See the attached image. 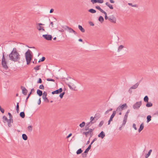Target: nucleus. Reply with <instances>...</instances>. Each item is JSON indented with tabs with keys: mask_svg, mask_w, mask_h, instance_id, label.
Returning a JSON list of instances; mask_svg holds the SVG:
<instances>
[{
	"mask_svg": "<svg viewBox=\"0 0 158 158\" xmlns=\"http://www.w3.org/2000/svg\"><path fill=\"white\" fill-rule=\"evenodd\" d=\"M9 56L10 59L14 62L19 61L20 59V56L15 48H13L11 52L9 55Z\"/></svg>",
	"mask_w": 158,
	"mask_h": 158,
	"instance_id": "obj_1",
	"label": "nucleus"
},
{
	"mask_svg": "<svg viewBox=\"0 0 158 158\" xmlns=\"http://www.w3.org/2000/svg\"><path fill=\"white\" fill-rule=\"evenodd\" d=\"M32 52L29 49H28L25 53L27 64H29L31 61L32 57Z\"/></svg>",
	"mask_w": 158,
	"mask_h": 158,
	"instance_id": "obj_2",
	"label": "nucleus"
},
{
	"mask_svg": "<svg viewBox=\"0 0 158 158\" xmlns=\"http://www.w3.org/2000/svg\"><path fill=\"white\" fill-rule=\"evenodd\" d=\"M2 67L5 70H7L8 69V67L7 65V62L6 61V60L4 56V52H3L2 54Z\"/></svg>",
	"mask_w": 158,
	"mask_h": 158,
	"instance_id": "obj_3",
	"label": "nucleus"
},
{
	"mask_svg": "<svg viewBox=\"0 0 158 158\" xmlns=\"http://www.w3.org/2000/svg\"><path fill=\"white\" fill-rule=\"evenodd\" d=\"M127 104L126 103L123 105H120L117 108L116 111L117 112L118 111L121 112L122 110L127 108Z\"/></svg>",
	"mask_w": 158,
	"mask_h": 158,
	"instance_id": "obj_4",
	"label": "nucleus"
},
{
	"mask_svg": "<svg viewBox=\"0 0 158 158\" xmlns=\"http://www.w3.org/2000/svg\"><path fill=\"white\" fill-rule=\"evenodd\" d=\"M62 28L65 30H68L69 33H73L75 35L77 34V32L75 31L71 28L68 26H62Z\"/></svg>",
	"mask_w": 158,
	"mask_h": 158,
	"instance_id": "obj_5",
	"label": "nucleus"
},
{
	"mask_svg": "<svg viewBox=\"0 0 158 158\" xmlns=\"http://www.w3.org/2000/svg\"><path fill=\"white\" fill-rule=\"evenodd\" d=\"M142 105L141 101L136 102L133 106V108L134 109L138 110Z\"/></svg>",
	"mask_w": 158,
	"mask_h": 158,
	"instance_id": "obj_6",
	"label": "nucleus"
},
{
	"mask_svg": "<svg viewBox=\"0 0 158 158\" xmlns=\"http://www.w3.org/2000/svg\"><path fill=\"white\" fill-rule=\"evenodd\" d=\"M108 20L111 22L113 23H116V19L114 15L110 16L108 17Z\"/></svg>",
	"mask_w": 158,
	"mask_h": 158,
	"instance_id": "obj_7",
	"label": "nucleus"
},
{
	"mask_svg": "<svg viewBox=\"0 0 158 158\" xmlns=\"http://www.w3.org/2000/svg\"><path fill=\"white\" fill-rule=\"evenodd\" d=\"M91 145H89L88 147L86 149L85 152L82 154V156L83 158L86 157L87 154L89 152V150L91 148Z\"/></svg>",
	"mask_w": 158,
	"mask_h": 158,
	"instance_id": "obj_8",
	"label": "nucleus"
},
{
	"mask_svg": "<svg viewBox=\"0 0 158 158\" xmlns=\"http://www.w3.org/2000/svg\"><path fill=\"white\" fill-rule=\"evenodd\" d=\"M42 36L45 39L48 40H51L52 38V36L50 35H43Z\"/></svg>",
	"mask_w": 158,
	"mask_h": 158,
	"instance_id": "obj_9",
	"label": "nucleus"
},
{
	"mask_svg": "<svg viewBox=\"0 0 158 158\" xmlns=\"http://www.w3.org/2000/svg\"><path fill=\"white\" fill-rule=\"evenodd\" d=\"M37 25L38 26H37V28L38 30H39V31H41L42 30L43 31H45V30L44 28V27H43L41 26L43 25H44V24L41 23H38Z\"/></svg>",
	"mask_w": 158,
	"mask_h": 158,
	"instance_id": "obj_10",
	"label": "nucleus"
},
{
	"mask_svg": "<svg viewBox=\"0 0 158 158\" xmlns=\"http://www.w3.org/2000/svg\"><path fill=\"white\" fill-rule=\"evenodd\" d=\"M63 91V89L62 88H60L59 89L56 90L54 91H52V94H58L62 92Z\"/></svg>",
	"mask_w": 158,
	"mask_h": 158,
	"instance_id": "obj_11",
	"label": "nucleus"
},
{
	"mask_svg": "<svg viewBox=\"0 0 158 158\" xmlns=\"http://www.w3.org/2000/svg\"><path fill=\"white\" fill-rule=\"evenodd\" d=\"M21 88L22 90V93L23 94L25 95H26L27 92V90L23 86H21Z\"/></svg>",
	"mask_w": 158,
	"mask_h": 158,
	"instance_id": "obj_12",
	"label": "nucleus"
},
{
	"mask_svg": "<svg viewBox=\"0 0 158 158\" xmlns=\"http://www.w3.org/2000/svg\"><path fill=\"white\" fill-rule=\"evenodd\" d=\"M98 115V117H99V114H96L95 115V116L94 117H93L92 116H91V117H90V123H94L95 122H96V121H94V118H96L97 117V115ZM99 117H98V118L96 119V121L98 119V118Z\"/></svg>",
	"mask_w": 158,
	"mask_h": 158,
	"instance_id": "obj_13",
	"label": "nucleus"
},
{
	"mask_svg": "<svg viewBox=\"0 0 158 158\" xmlns=\"http://www.w3.org/2000/svg\"><path fill=\"white\" fill-rule=\"evenodd\" d=\"M94 131V129L90 128L89 129V131L87 132H83V134L85 135L86 137H87L89 134L92 133Z\"/></svg>",
	"mask_w": 158,
	"mask_h": 158,
	"instance_id": "obj_14",
	"label": "nucleus"
},
{
	"mask_svg": "<svg viewBox=\"0 0 158 158\" xmlns=\"http://www.w3.org/2000/svg\"><path fill=\"white\" fill-rule=\"evenodd\" d=\"M140 83V81L139 82L136 83L135 85L132 86L129 89V91H130V89H136L139 86Z\"/></svg>",
	"mask_w": 158,
	"mask_h": 158,
	"instance_id": "obj_15",
	"label": "nucleus"
},
{
	"mask_svg": "<svg viewBox=\"0 0 158 158\" xmlns=\"http://www.w3.org/2000/svg\"><path fill=\"white\" fill-rule=\"evenodd\" d=\"M105 134L103 131H102L98 135V137L103 139L105 136Z\"/></svg>",
	"mask_w": 158,
	"mask_h": 158,
	"instance_id": "obj_16",
	"label": "nucleus"
},
{
	"mask_svg": "<svg viewBox=\"0 0 158 158\" xmlns=\"http://www.w3.org/2000/svg\"><path fill=\"white\" fill-rule=\"evenodd\" d=\"M37 94L39 96H41L43 94V92L41 90L38 89L37 91Z\"/></svg>",
	"mask_w": 158,
	"mask_h": 158,
	"instance_id": "obj_17",
	"label": "nucleus"
},
{
	"mask_svg": "<svg viewBox=\"0 0 158 158\" xmlns=\"http://www.w3.org/2000/svg\"><path fill=\"white\" fill-rule=\"evenodd\" d=\"M144 127V125L143 123H142L139 127V128L138 130V131L140 132L143 128Z\"/></svg>",
	"mask_w": 158,
	"mask_h": 158,
	"instance_id": "obj_18",
	"label": "nucleus"
},
{
	"mask_svg": "<svg viewBox=\"0 0 158 158\" xmlns=\"http://www.w3.org/2000/svg\"><path fill=\"white\" fill-rule=\"evenodd\" d=\"M105 4L108 7H109V8L110 9H113V7L112 5H111L108 2H107Z\"/></svg>",
	"mask_w": 158,
	"mask_h": 158,
	"instance_id": "obj_19",
	"label": "nucleus"
},
{
	"mask_svg": "<svg viewBox=\"0 0 158 158\" xmlns=\"http://www.w3.org/2000/svg\"><path fill=\"white\" fill-rule=\"evenodd\" d=\"M116 113V111L115 110H114L113 111V113L111 115L110 118V119L111 120H112L113 118L115 116Z\"/></svg>",
	"mask_w": 158,
	"mask_h": 158,
	"instance_id": "obj_20",
	"label": "nucleus"
},
{
	"mask_svg": "<svg viewBox=\"0 0 158 158\" xmlns=\"http://www.w3.org/2000/svg\"><path fill=\"white\" fill-rule=\"evenodd\" d=\"M152 151V149H150L149 150L148 153L145 156V158H148L150 156Z\"/></svg>",
	"mask_w": 158,
	"mask_h": 158,
	"instance_id": "obj_21",
	"label": "nucleus"
},
{
	"mask_svg": "<svg viewBox=\"0 0 158 158\" xmlns=\"http://www.w3.org/2000/svg\"><path fill=\"white\" fill-rule=\"evenodd\" d=\"M22 138L24 140H26L27 139V136L24 134H23L22 135Z\"/></svg>",
	"mask_w": 158,
	"mask_h": 158,
	"instance_id": "obj_22",
	"label": "nucleus"
},
{
	"mask_svg": "<svg viewBox=\"0 0 158 158\" xmlns=\"http://www.w3.org/2000/svg\"><path fill=\"white\" fill-rule=\"evenodd\" d=\"M78 28L79 30L82 32H84L85 31V29L82 27V26L79 25L78 26Z\"/></svg>",
	"mask_w": 158,
	"mask_h": 158,
	"instance_id": "obj_23",
	"label": "nucleus"
},
{
	"mask_svg": "<svg viewBox=\"0 0 158 158\" xmlns=\"http://www.w3.org/2000/svg\"><path fill=\"white\" fill-rule=\"evenodd\" d=\"M98 20L102 23L104 21V19L102 16H100L98 18Z\"/></svg>",
	"mask_w": 158,
	"mask_h": 158,
	"instance_id": "obj_24",
	"label": "nucleus"
},
{
	"mask_svg": "<svg viewBox=\"0 0 158 158\" xmlns=\"http://www.w3.org/2000/svg\"><path fill=\"white\" fill-rule=\"evenodd\" d=\"M19 115L22 118H24L25 117V114L24 112H21Z\"/></svg>",
	"mask_w": 158,
	"mask_h": 158,
	"instance_id": "obj_25",
	"label": "nucleus"
},
{
	"mask_svg": "<svg viewBox=\"0 0 158 158\" xmlns=\"http://www.w3.org/2000/svg\"><path fill=\"white\" fill-rule=\"evenodd\" d=\"M147 123H148V122H149L151 120V115H148L147 117Z\"/></svg>",
	"mask_w": 158,
	"mask_h": 158,
	"instance_id": "obj_26",
	"label": "nucleus"
},
{
	"mask_svg": "<svg viewBox=\"0 0 158 158\" xmlns=\"http://www.w3.org/2000/svg\"><path fill=\"white\" fill-rule=\"evenodd\" d=\"M147 103L146 104V106L148 107H150L152 106V104L151 102H147Z\"/></svg>",
	"mask_w": 158,
	"mask_h": 158,
	"instance_id": "obj_27",
	"label": "nucleus"
},
{
	"mask_svg": "<svg viewBox=\"0 0 158 158\" xmlns=\"http://www.w3.org/2000/svg\"><path fill=\"white\" fill-rule=\"evenodd\" d=\"M123 48L124 46L123 45H120L119 46L118 49V52H119Z\"/></svg>",
	"mask_w": 158,
	"mask_h": 158,
	"instance_id": "obj_28",
	"label": "nucleus"
},
{
	"mask_svg": "<svg viewBox=\"0 0 158 158\" xmlns=\"http://www.w3.org/2000/svg\"><path fill=\"white\" fill-rule=\"evenodd\" d=\"M88 11L92 13H95L96 12V10L93 9H90Z\"/></svg>",
	"mask_w": 158,
	"mask_h": 158,
	"instance_id": "obj_29",
	"label": "nucleus"
},
{
	"mask_svg": "<svg viewBox=\"0 0 158 158\" xmlns=\"http://www.w3.org/2000/svg\"><path fill=\"white\" fill-rule=\"evenodd\" d=\"M149 98L147 96H146L144 98L143 100L144 102H148V101Z\"/></svg>",
	"mask_w": 158,
	"mask_h": 158,
	"instance_id": "obj_30",
	"label": "nucleus"
},
{
	"mask_svg": "<svg viewBox=\"0 0 158 158\" xmlns=\"http://www.w3.org/2000/svg\"><path fill=\"white\" fill-rule=\"evenodd\" d=\"M82 151H83L81 150V148H80L76 152V153L77 155L81 153L82 152Z\"/></svg>",
	"mask_w": 158,
	"mask_h": 158,
	"instance_id": "obj_31",
	"label": "nucleus"
},
{
	"mask_svg": "<svg viewBox=\"0 0 158 158\" xmlns=\"http://www.w3.org/2000/svg\"><path fill=\"white\" fill-rule=\"evenodd\" d=\"M3 122L5 123L7 121L9 120L7 118V117L5 116H3Z\"/></svg>",
	"mask_w": 158,
	"mask_h": 158,
	"instance_id": "obj_32",
	"label": "nucleus"
},
{
	"mask_svg": "<svg viewBox=\"0 0 158 158\" xmlns=\"http://www.w3.org/2000/svg\"><path fill=\"white\" fill-rule=\"evenodd\" d=\"M95 8L99 10L100 12H102V11H103V10L100 7L98 6H95Z\"/></svg>",
	"mask_w": 158,
	"mask_h": 158,
	"instance_id": "obj_33",
	"label": "nucleus"
},
{
	"mask_svg": "<svg viewBox=\"0 0 158 158\" xmlns=\"http://www.w3.org/2000/svg\"><path fill=\"white\" fill-rule=\"evenodd\" d=\"M11 119H9L7 121L8 125L9 127H11Z\"/></svg>",
	"mask_w": 158,
	"mask_h": 158,
	"instance_id": "obj_34",
	"label": "nucleus"
},
{
	"mask_svg": "<svg viewBox=\"0 0 158 158\" xmlns=\"http://www.w3.org/2000/svg\"><path fill=\"white\" fill-rule=\"evenodd\" d=\"M85 125V123L84 122H83L81 123L80 124L79 126L82 128Z\"/></svg>",
	"mask_w": 158,
	"mask_h": 158,
	"instance_id": "obj_35",
	"label": "nucleus"
},
{
	"mask_svg": "<svg viewBox=\"0 0 158 158\" xmlns=\"http://www.w3.org/2000/svg\"><path fill=\"white\" fill-rule=\"evenodd\" d=\"M27 128L29 130V131L31 132L32 130V127L31 126H29Z\"/></svg>",
	"mask_w": 158,
	"mask_h": 158,
	"instance_id": "obj_36",
	"label": "nucleus"
},
{
	"mask_svg": "<svg viewBox=\"0 0 158 158\" xmlns=\"http://www.w3.org/2000/svg\"><path fill=\"white\" fill-rule=\"evenodd\" d=\"M45 59V58L44 57H42L40 59L39 61H38V62H40L41 61H44Z\"/></svg>",
	"mask_w": 158,
	"mask_h": 158,
	"instance_id": "obj_37",
	"label": "nucleus"
},
{
	"mask_svg": "<svg viewBox=\"0 0 158 158\" xmlns=\"http://www.w3.org/2000/svg\"><path fill=\"white\" fill-rule=\"evenodd\" d=\"M40 65H38L37 66H36V67H35L34 69L35 70H38L40 69Z\"/></svg>",
	"mask_w": 158,
	"mask_h": 158,
	"instance_id": "obj_38",
	"label": "nucleus"
},
{
	"mask_svg": "<svg viewBox=\"0 0 158 158\" xmlns=\"http://www.w3.org/2000/svg\"><path fill=\"white\" fill-rule=\"evenodd\" d=\"M68 86L69 87L70 89L72 90H75V89L76 88V87H74V88L72 87L71 85L69 84H67Z\"/></svg>",
	"mask_w": 158,
	"mask_h": 158,
	"instance_id": "obj_39",
	"label": "nucleus"
},
{
	"mask_svg": "<svg viewBox=\"0 0 158 158\" xmlns=\"http://www.w3.org/2000/svg\"><path fill=\"white\" fill-rule=\"evenodd\" d=\"M47 95V94L46 91H44L43 93L42 98L46 97Z\"/></svg>",
	"mask_w": 158,
	"mask_h": 158,
	"instance_id": "obj_40",
	"label": "nucleus"
},
{
	"mask_svg": "<svg viewBox=\"0 0 158 158\" xmlns=\"http://www.w3.org/2000/svg\"><path fill=\"white\" fill-rule=\"evenodd\" d=\"M104 123V121H101L98 125V127H101L102 125Z\"/></svg>",
	"mask_w": 158,
	"mask_h": 158,
	"instance_id": "obj_41",
	"label": "nucleus"
},
{
	"mask_svg": "<svg viewBox=\"0 0 158 158\" xmlns=\"http://www.w3.org/2000/svg\"><path fill=\"white\" fill-rule=\"evenodd\" d=\"M65 92H63L60 94L59 96L61 98H63V96Z\"/></svg>",
	"mask_w": 158,
	"mask_h": 158,
	"instance_id": "obj_42",
	"label": "nucleus"
},
{
	"mask_svg": "<svg viewBox=\"0 0 158 158\" xmlns=\"http://www.w3.org/2000/svg\"><path fill=\"white\" fill-rule=\"evenodd\" d=\"M43 98L45 101H46L47 102H49V101L48 99V98L46 97H43Z\"/></svg>",
	"mask_w": 158,
	"mask_h": 158,
	"instance_id": "obj_43",
	"label": "nucleus"
},
{
	"mask_svg": "<svg viewBox=\"0 0 158 158\" xmlns=\"http://www.w3.org/2000/svg\"><path fill=\"white\" fill-rule=\"evenodd\" d=\"M127 119L124 118L123 121V123H122V125H125L127 122Z\"/></svg>",
	"mask_w": 158,
	"mask_h": 158,
	"instance_id": "obj_44",
	"label": "nucleus"
},
{
	"mask_svg": "<svg viewBox=\"0 0 158 158\" xmlns=\"http://www.w3.org/2000/svg\"><path fill=\"white\" fill-rule=\"evenodd\" d=\"M97 1L98 3H102L104 1L103 0H97Z\"/></svg>",
	"mask_w": 158,
	"mask_h": 158,
	"instance_id": "obj_45",
	"label": "nucleus"
},
{
	"mask_svg": "<svg viewBox=\"0 0 158 158\" xmlns=\"http://www.w3.org/2000/svg\"><path fill=\"white\" fill-rule=\"evenodd\" d=\"M97 140V139L96 138H95L91 142V143L89 145H91H91L96 140Z\"/></svg>",
	"mask_w": 158,
	"mask_h": 158,
	"instance_id": "obj_46",
	"label": "nucleus"
},
{
	"mask_svg": "<svg viewBox=\"0 0 158 158\" xmlns=\"http://www.w3.org/2000/svg\"><path fill=\"white\" fill-rule=\"evenodd\" d=\"M8 114L9 116V118H10L9 119H12V118H13V117H12V115L11 114H10V112H8Z\"/></svg>",
	"mask_w": 158,
	"mask_h": 158,
	"instance_id": "obj_47",
	"label": "nucleus"
},
{
	"mask_svg": "<svg viewBox=\"0 0 158 158\" xmlns=\"http://www.w3.org/2000/svg\"><path fill=\"white\" fill-rule=\"evenodd\" d=\"M46 80L48 81H55V80L52 79H50V78H47Z\"/></svg>",
	"mask_w": 158,
	"mask_h": 158,
	"instance_id": "obj_48",
	"label": "nucleus"
},
{
	"mask_svg": "<svg viewBox=\"0 0 158 158\" xmlns=\"http://www.w3.org/2000/svg\"><path fill=\"white\" fill-rule=\"evenodd\" d=\"M39 88L40 89H44V87L43 85H40L39 86Z\"/></svg>",
	"mask_w": 158,
	"mask_h": 158,
	"instance_id": "obj_49",
	"label": "nucleus"
},
{
	"mask_svg": "<svg viewBox=\"0 0 158 158\" xmlns=\"http://www.w3.org/2000/svg\"><path fill=\"white\" fill-rule=\"evenodd\" d=\"M0 110L2 113H4V110L2 108L1 106H0Z\"/></svg>",
	"mask_w": 158,
	"mask_h": 158,
	"instance_id": "obj_50",
	"label": "nucleus"
},
{
	"mask_svg": "<svg viewBox=\"0 0 158 158\" xmlns=\"http://www.w3.org/2000/svg\"><path fill=\"white\" fill-rule=\"evenodd\" d=\"M38 83H42V81L40 78L39 79L38 81H37Z\"/></svg>",
	"mask_w": 158,
	"mask_h": 158,
	"instance_id": "obj_51",
	"label": "nucleus"
},
{
	"mask_svg": "<svg viewBox=\"0 0 158 158\" xmlns=\"http://www.w3.org/2000/svg\"><path fill=\"white\" fill-rule=\"evenodd\" d=\"M97 0H91V2L93 3V4H94L97 2Z\"/></svg>",
	"mask_w": 158,
	"mask_h": 158,
	"instance_id": "obj_52",
	"label": "nucleus"
},
{
	"mask_svg": "<svg viewBox=\"0 0 158 158\" xmlns=\"http://www.w3.org/2000/svg\"><path fill=\"white\" fill-rule=\"evenodd\" d=\"M133 127L134 128V129L135 130H137V128H136V125L135 123H134L133 124Z\"/></svg>",
	"mask_w": 158,
	"mask_h": 158,
	"instance_id": "obj_53",
	"label": "nucleus"
},
{
	"mask_svg": "<svg viewBox=\"0 0 158 158\" xmlns=\"http://www.w3.org/2000/svg\"><path fill=\"white\" fill-rule=\"evenodd\" d=\"M89 23V24H90V26H94V23L92 22H90Z\"/></svg>",
	"mask_w": 158,
	"mask_h": 158,
	"instance_id": "obj_54",
	"label": "nucleus"
},
{
	"mask_svg": "<svg viewBox=\"0 0 158 158\" xmlns=\"http://www.w3.org/2000/svg\"><path fill=\"white\" fill-rule=\"evenodd\" d=\"M89 126L86 125L85 126V130L87 131L89 130Z\"/></svg>",
	"mask_w": 158,
	"mask_h": 158,
	"instance_id": "obj_55",
	"label": "nucleus"
},
{
	"mask_svg": "<svg viewBox=\"0 0 158 158\" xmlns=\"http://www.w3.org/2000/svg\"><path fill=\"white\" fill-rule=\"evenodd\" d=\"M41 98H40L39 100H38V104L39 105H40V103H41Z\"/></svg>",
	"mask_w": 158,
	"mask_h": 158,
	"instance_id": "obj_56",
	"label": "nucleus"
},
{
	"mask_svg": "<svg viewBox=\"0 0 158 158\" xmlns=\"http://www.w3.org/2000/svg\"><path fill=\"white\" fill-rule=\"evenodd\" d=\"M101 12L103 13V14H104V15H105V16H107V15L105 11H104L103 10V11H102Z\"/></svg>",
	"mask_w": 158,
	"mask_h": 158,
	"instance_id": "obj_57",
	"label": "nucleus"
},
{
	"mask_svg": "<svg viewBox=\"0 0 158 158\" xmlns=\"http://www.w3.org/2000/svg\"><path fill=\"white\" fill-rule=\"evenodd\" d=\"M92 123H90V122L89 123H87L86 125L87 126H89V125H91L92 124Z\"/></svg>",
	"mask_w": 158,
	"mask_h": 158,
	"instance_id": "obj_58",
	"label": "nucleus"
},
{
	"mask_svg": "<svg viewBox=\"0 0 158 158\" xmlns=\"http://www.w3.org/2000/svg\"><path fill=\"white\" fill-rule=\"evenodd\" d=\"M127 117H128V115L125 114L124 116V118L125 119H127Z\"/></svg>",
	"mask_w": 158,
	"mask_h": 158,
	"instance_id": "obj_59",
	"label": "nucleus"
},
{
	"mask_svg": "<svg viewBox=\"0 0 158 158\" xmlns=\"http://www.w3.org/2000/svg\"><path fill=\"white\" fill-rule=\"evenodd\" d=\"M72 135V133H70L67 136V137L66 138H69V137H70V136H71Z\"/></svg>",
	"mask_w": 158,
	"mask_h": 158,
	"instance_id": "obj_60",
	"label": "nucleus"
},
{
	"mask_svg": "<svg viewBox=\"0 0 158 158\" xmlns=\"http://www.w3.org/2000/svg\"><path fill=\"white\" fill-rule=\"evenodd\" d=\"M16 109H19V103H17L16 105Z\"/></svg>",
	"mask_w": 158,
	"mask_h": 158,
	"instance_id": "obj_61",
	"label": "nucleus"
},
{
	"mask_svg": "<svg viewBox=\"0 0 158 158\" xmlns=\"http://www.w3.org/2000/svg\"><path fill=\"white\" fill-rule=\"evenodd\" d=\"M54 10L53 9H51L50 11V13H52L53 12Z\"/></svg>",
	"mask_w": 158,
	"mask_h": 158,
	"instance_id": "obj_62",
	"label": "nucleus"
},
{
	"mask_svg": "<svg viewBox=\"0 0 158 158\" xmlns=\"http://www.w3.org/2000/svg\"><path fill=\"white\" fill-rule=\"evenodd\" d=\"M110 2L111 3H113L114 2V0H109Z\"/></svg>",
	"mask_w": 158,
	"mask_h": 158,
	"instance_id": "obj_63",
	"label": "nucleus"
},
{
	"mask_svg": "<svg viewBox=\"0 0 158 158\" xmlns=\"http://www.w3.org/2000/svg\"><path fill=\"white\" fill-rule=\"evenodd\" d=\"M130 111V110L129 109L128 110L127 112H126V114L128 115V113H129Z\"/></svg>",
	"mask_w": 158,
	"mask_h": 158,
	"instance_id": "obj_64",
	"label": "nucleus"
}]
</instances>
